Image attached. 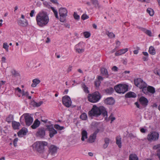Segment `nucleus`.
<instances>
[{"mask_svg":"<svg viewBox=\"0 0 160 160\" xmlns=\"http://www.w3.org/2000/svg\"><path fill=\"white\" fill-rule=\"evenodd\" d=\"M88 114L91 117H98L102 114L103 117H105V120L107 122L110 119L111 120V118L113 116V114L111 113L108 118V112L106 108L102 106L98 107L96 106H93L91 110L89 112Z\"/></svg>","mask_w":160,"mask_h":160,"instance_id":"1","label":"nucleus"},{"mask_svg":"<svg viewBox=\"0 0 160 160\" xmlns=\"http://www.w3.org/2000/svg\"><path fill=\"white\" fill-rule=\"evenodd\" d=\"M37 24L40 27L46 25L49 19L47 12L43 10L39 12L36 17Z\"/></svg>","mask_w":160,"mask_h":160,"instance_id":"2","label":"nucleus"},{"mask_svg":"<svg viewBox=\"0 0 160 160\" xmlns=\"http://www.w3.org/2000/svg\"><path fill=\"white\" fill-rule=\"evenodd\" d=\"M88 98L89 102L95 103L97 102L100 99L101 96L98 92H96L92 94H88Z\"/></svg>","mask_w":160,"mask_h":160,"instance_id":"3","label":"nucleus"},{"mask_svg":"<svg viewBox=\"0 0 160 160\" xmlns=\"http://www.w3.org/2000/svg\"><path fill=\"white\" fill-rule=\"evenodd\" d=\"M114 89L117 92L124 94L128 90V86L125 84H120L114 87Z\"/></svg>","mask_w":160,"mask_h":160,"instance_id":"4","label":"nucleus"},{"mask_svg":"<svg viewBox=\"0 0 160 160\" xmlns=\"http://www.w3.org/2000/svg\"><path fill=\"white\" fill-rule=\"evenodd\" d=\"M47 145L48 143L46 142H37L35 144V148L38 152L41 153L43 152L44 147L47 146Z\"/></svg>","mask_w":160,"mask_h":160,"instance_id":"5","label":"nucleus"},{"mask_svg":"<svg viewBox=\"0 0 160 160\" xmlns=\"http://www.w3.org/2000/svg\"><path fill=\"white\" fill-rule=\"evenodd\" d=\"M67 13L68 11L65 8H61L59 9L60 20L61 22H64L65 21Z\"/></svg>","mask_w":160,"mask_h":160,"instance_id":"6","label":"nucleus"},{"mask_svg":"<svg viewBox=\"0 0 160 160\" xmlns=\"http://www.w3.org/2000/svg\"><path fill=\"white\" fill-rule=\"evenodd\" d=\"M159 134L157 132H152L148 136V139L149 141H155L158 140L159 138Z\"/></svg>","mask_w":160,"mask_h":160,"instance_id":"7","label":"nucleus"},{"mask_svg":"<svg viewBox=\"0 0 160 160\" xmlns=\"http://www.w3.org/2000/svg\"><path fill=\"white\" fill-rule=\"evenodd\" d=\"M62 102L63 105L67 108L70 107L72 104V101L70 98L68 96L63 97Z\"/></svg>","mask_w":160,"mask_h":160,"instance_id":"8","label":"nucleus"},{"mask_svg":"<svg viewBox=\"0 0 160 160\" xmlns=\"http://www.w3.org/2000/svg\"><path fill=\"white\" fill-rule=\"evenodd\" d=\"M134 84L136 86L141 89L143 87H145L147 84L141 78L135 79Z\"/></svg>","mask_w":160,"mask_h":160,"instance_id":"9","label":"nucleus"},{"mask_svg":"<svg viewBox=\"0 0 160 160\" xmlns=\"http://www.w3.org/2000/svg\"><path fill=\"white\" fill-rule=\"evenodd\" d=\"M47 129L49 131V136L51 138H52L57 133V131L53 128V125H47L46 126Z\"/></svg>","mask_w":160,"mask_h":160,"instance_id":"10","label":"nucleus"},{"mask_svg":"<svg viewBox=\"0 0 160 160\" xmlns=\"http://www.w3.org/2000/svg\"><path fill=\"white\" fill-rule=\"evenodd\" d=\"M45 135V129L43 128H38L36 134V137H39L41 138H44Z\"/></svg>","mask_w":160,"mask_h":160,"instance_id":"11","label":"nucleus"},{"mask_svg":"<svg viewBox=\"0 0 160 160\" xmlns=\"http://www.w3.org/2000/svg\"><path fill=\"white\" fill-rule=\"evenodd\" d=\"M23 115L24 116L26 125L29 126L32 124L33 122L32 118L28 113L24 114Z\"/></svg>","mask_w":160,"mask_h":160,"instance_id":"12","label":"nucleus"},{"mask_svg":"<svg viewBox=\"0 0 160 160\" xmlns=\"http://www.w3.org/2000/svg\"><path fill=\"white\" fill-rule=\"evenodd\" d=\"M57 147L54 145H51L49 148V153L52 155L54 156L57 153Z\"/></svg>","mask_w":160,"mask_h":160,"instance_id":"13","label":"nucleus"},{"mask_svg":"<svg viewBox=\"0 0 160 160\" xmlns=\"http://www.w3.org/2000/svg\"><path fill=\"white\" fill-rule=\"evenodd\" d=\"M139 102L143 106H146L148 105V101L146 98L142 96L139 99Z\"/></svg>","mask_w":160,"mask_h":160,"instance_id":"14","label":"nucleus"},{"mask_svg":"<svg viewBox=\"0 0 160 160\" xmlns=\"http://www.w3.org/2000/svg\"><path fill=\"white\" fill-rule=\"evenodd\" d=\"M128 51V49L127 48L120 49L116 52L115 53V55L116 56L121 55L122 54L125 53L127 52Z\"/></svg>","mask_w":160,"mask_h":160,"instance_id":"15","label":"nucleus"},{"mask_svg":"<svg viewBox=\"0 0 160 160\" xmlns=\"http://www.w3.org/2000/svg\"><path fill=\"white\" fill-rule=\"evenodd\" d=\"M18 23L20 26L23 27L27 26L28 24V22L26 19L20 20L18 21Z\"/></svg>","mask_w":160,"mask_h":160,"instance_id":"16","label":"nucleus"},{"mask_svg":"<svg viewBox=\"0 0 160 160\" xmlns=\"http://www.w3.org/2000/svg\"><path fill=\"white\" fill-rule=\"evenodd\" d=\"M104 102L106 104L109 105H112L114 103V100L112 98H107L105 100Z\"/></svg>","mask_w":160,"mask_h":160,"instance_id":"17","label":"nucleus"},{"mask_svg":"<svg viewBox=\"0 0 160 160\" xmlns=\"http://www.w3.org/2000/svg\"><path fill=\"white\" fill-rule=\"evenodd\" d=\"M153 148L154 149H158L157 155L160 160V144L154 146Z\"/></svg>","mask_w":160,"mask_h":160,"instance_id":"18","label":"nucleus"},{"mask_svg":"<svg viewBox=\"0 0 160 160\" xmlns=\"http://www.w3.org/2000/svg\"><path fill=\"white\" fill-rule=\"evenodd\" d=\"M27 132V130L24 128H22L18 133V136L19 137H21L22 135H25L26 134Z\"/></svg>","mask_w":160,"mask_h":160,"instance_id":"19","label":"nucleus"},{"mask_svg":"<svg viewBox=\"0 0 160 160\" xmlns=\"http://www.w3.org/2000/svg\"><path fill=\"white\" fill-rule=\"evenodd\" d=\"M40 124V122L38 119H37L34 121V123L31 126V127L32 129H36L39 126Z\"/></svg>","mask_w":160,"mask_h":160,"instance_id":"20","label":"nucleus"},{"mask_svg":"<svg viewBox=\"0 0 160 160\" xmlns=\"http://www.w3.org/2000/svg\"><path fill=\"white\" fill-rule=\"evenodd\" d=\"M12 125L14 129H19V127L20 126V124L19 122L13 121L12 122Z\"/></svg>","mask_w":160,"mask_h":160,"instance_id":"21","label":"nucleus"},{"mask_svg":"<svg viewBox=\"0 0 160 160\" xmlns=\"http://www.w3.org/2000/svg\"><path fill=\"white\" fill-rule=\"evenodd\" d=\"M125 97L127 98H135L136 94L133 92H130L126 94Z\"/></svg>","mask_w":160,"mask_h":160,"instance_id":"22","label":"nucleus"},{"mask_svg":"<svg viewBox=\"0 0 160 160\" xmlns=\"http://www.w3.org/2000/svg\"><path fill=\"white\" fill-rule=\"evenodd\" d=\"M82 138L81 140L82 141H84L85 139L87 138L88 133L87 131L85 130H83L82 132Z\"/></svg>","mask_w":160,"mask_h":160,"instance_id":"23","label":"nucleus"},{"mask_svg":"<svg viewBox=\"0 0 160 160\" xmlns=\"http://www.w3.org/2000/svg\"><path fill=\"white\" fill-rule=\"evenodd\" d=\"M40 82L39 80L38 79H35L32 80V83L31 85V86L32 87H35Z\"/></svg>","mask_w":160,"mask_h":160,"instance_id":"24","label":"nucleus"},{"mask_svg":"<svg viewBox=\"0 0 160 160\" xmlns=\"http://www.w3.org/2000/svg\"><path fill=\"white\" fill-rule=\"evenodd\" d=\"M148 95L149 93L152 94H153L155 92V88L151 86H148Z\"/></svg>","mask_w":160,"mask_h":160,"instance_id":"25","label":"nucleus"},{"mask_svg":"<svg viewBox=\"0 0 160 160\" xmlns=\"http://www.w3.org/2000/svg\"><path fill=\"white\" fill-rule=\"evenodd\" d=\"M148 52L150 54L152 55H154L156 53L155 50L152 46H150L149 47Z\"/></svg>","mask_w":160,"mask_h":160,"instance_id":"26","label":"nucleus"},{"mask_svg":"<svg viewBox=\"0 0 160 160\" xmlns=\"http://www.w3.org/2000/svg\"><path fill=\"white\" fill-rule=\"evenodd\" d=\"M81 87L85 93H89L88 87L86 86L84 83H82L81 84Z\"/></svg>","mask_w":160,"mask_h":160,"instance_id":"27","label":"nucleus"},{"mask_svg":"<svg viewBox=\"0 0 160 160\" xmlns=\"http://www.w3.org/2000/svg\"><path fill=\"white\" fill-rule=\"evenodd\" d=\"M101 73L104 75L107 76V78L108 77V74L107 70L104 68H102L101 69Z\"/></svg>","mask_w":160,"mask_h":160,"instance_id":"28","label":"nucleus"},{"mask_svg":"<svg viewBox=\"0 0 160 160\" xmlns=\"http://www.w3.org/2000/svg\"><path fill=\"white\" fill-rule=\"evenodd\" d=\"M129 160H138V158L135 154H131L129 155Z\"/></svg>","mask_w":160,"mask_h":160,"instance_id":"29","label":"nucleus"},{"mask_svg":"<svg viewBox=\"0 0 160 160\" xmlns=\"http://www.w3.org/2000/svg\"><path fill=\"white\" fill-rule=\"evenodd\" d=\"M96 138V136L92 134L90 136L88 139V141L90 143L93 142L95 141Z\"/></svg>","mask_w":160,"mask_h":160,"instance_id":"30","label":"nucleus"},{"mask_svg":"<svg viewBox=\"0 0 160 160\" xmlns=\"http://www.w3.org/2000/svg\"><path fill=\"white\" fill-rule=\"evenodd\" d=\"M104 142L105 143L103 145V147L105 149L108 147L110 142V140L109 138H105Z\"/></svg>","mask_w":160,"mask_h":160,"instance_id":"31","label":"nucleus"},{"mask_svg":"<svg viewBox=\"0 0 160 160\" xmlns=\"http://www.w3.org/2000/svg\"><path fill=\"white\" fill-rule=\"evenodd\" d=\"M147 12L151 16L153 15L154 13L153 10L151 8H148L147 10Z\"/></svg>","mask_w":160,"mask_h":160,"instance_id":"32","label":"nucleus"},{"mask_svg":"<svg viewBox=\"0 0 160 160\" xmlns=\"http://www.w3.org/2000/svg\"><path fill=\"white\" fill-rule=\"evenodd\" d=\"M142 89V92L146 95H148V87H147V85L145 87H143L141 88Z\"/></svg>","mask_w":160,"mask_h":160,"instance_id":"33","label":"nucleus"},{"mask_svg":"<svg viewBox=\"0 0 160 160\" xmlns=\"http://www.w3.org/2000/svg\"><path fill=\"white\" fill-rule=\"evenodd\" d=\"M114 90L112 88H109L106 90V92L108 94H112Z\"/></svg>","mask_w":160,"mask_h":160,"instance_id":"34","label":"nucleus"},{"mask_svg":"<svg viewBox=\"0 0 160 160\" xmlns=\"http://www.w3.org/2000/svg\"><path fill=\"white\" fill-rule=\"evenodd\" d=\"M91 1L92 4L95 6V7L96 8H99V3L97 0H91Z\"/></svg>","mask_w":160,"mask_h":160,"instance_id":"35","label":"nucleus"},{"mask_svg":"<svg viewBox=\"0 0 160 160\" xmlns=\"http://www.w3.org/2000/svg\"><path fill=\"white\" fill-rule=\"evenodd\" d=\"M11 73H12V77H16L19 75V73L14 70H12Z\"/></svg>","mask_w":160,"mask_h":160,"instance_id":"36","label":"nucleus"},{"mask_svg":"<svg viewBox=\"0 0 160 160\" xmlns=\"http://www.w3.org/2000/svg\"><path fill=\"white\" fill-rule=\"evenodd\" d=\"M116 143L118 145L119 148L121 147V139L118 137L116 138Z\"/></svg>","mask_w":160,"mask_h":160,"instance_id":"37","label":"nucleus"},{"mask_svg":"<svg viewBox=\"0 0 160 160\" xmlns=\"http://www.w3.org/2000/svg\"><path fill=\"white\" fill-rule=\"evenodd\" d=\"M43 103L42 101H40L38 102H34L33 103V105L34 107H38L41 106Z\"/></svg>","mask_w":160,"mask_h":160,"instance_id":"38","label":"nucleus"},{"mask_svg":"<svg viewBox=\"0 0 160 160\" xmlns=\"http://www.w3.org/2000/svg\"><path fill=\"white\" fill-rule=\"evenodd\" d=\"M13 119V116L12 115H10L6 118V121L8 123H10Z\"/></svg>","mask_w":160,"mask_h":160,"instance_id":"39","label":"nucleus"},{"mask_svg":"<svg viewBox=\"0 0 160 160\" xmlns=\"http://www.w3.org/2000/svg\"><path fill=\"white\" fill-rule=\"evenodd\" d=\"M80 118L83 120H86L87 118V114L83 113L80 116Z\"/></svg>","mask_w":160,"mask_h":160,"instance_id":"40","label":"nucleus"},{"mask_svg":"<svg viewBox=\"0 0 160 160\" xmlns=\"http://www.w3.org/2000/svg\"><path fill=\"white\" fill-rule=\"evenodd\" d=\"M54 128L57 129L61 130L64 128V127L60 126L58 124H55L54 126Z\"/></svg>","mask_w":160,"mask_h":160,"instance_id":"41","label":"nucleus"},{"mask_svg":"<svg viewBox=\"0 0 160 160\" xmlns=\"http://www.w3.org/2000/svg\"><path fill=\"white\" fill-rule=\"evenodd\" d=\"M107 35L110 38H112L115 37V35L112 32H107Z\"/></svg>","mask_w":160,"mask_h":160,"instance_id":"42","label":"nucleus"},{"mask_svg":"<svg viewBox=\"0 0 160 160\" xmlns=\"http://www.w3.org/2000/svg\"><path fill=\"white\" fill-rule=\"evenodd\" d=\"M73 16L74 19L77 20H78L80 19V16L79 15H78L77 13L74 12L73 14Z\"/></svg>","mask_w":160,"mask_h":160,"instance_id":"43","label":"nucleus"},{"mask_svg":"<svg viewBox=\"0 0 160 160\" xmlns=\"http://www.w3.org/2000/svg\"><path fill=\"white\" fill-rule=\"evenodd\" d=\"M51 9L53 11L54 13V15L56 18H58V12L54 8L51 7Z\"/></svg>","mask_w":160,"mask_h":160,"instance_id":"44","label":"nucleus"},{"mask_svg":"<svg viewBox=\"0 0 160 160\" xmlns=\"http://www.w3.org/2000/svg\"><path fill=\"white\" fill-rule=\"evenodd\" d=\"M83 34L84 37L86 38H88L90 36V33L87 32H84Z\"/></svg>","mask_w":160,"mask_h":160,"instance_id":"45","label":"nucleus"},{"mask_svg":"<svg viewBox=\"0 0 160 160\" xmlns=\"http://www.w3.org/2000/svg\"><path fill=\"white\" fill-rule=\"evenodd\" d=\"M76 52L79 53H82L84 51V49H80V48H76Z\"/></svg>","mask_w":160,"mask_h":160,"instance_id":"46","label":"nucleus"},{"mask_svg":"<svg viewBox=\"0 0 160 160\" xmlns=\"http://www.w3.org/2000/svg\"><path fill=\"white\" fill-rule=\"evenodd\" d=\"M8 47L9 46L8 45V44L7 43H3V48L5 49L7 51H8Z\"/></svg>","mask_w":160,"mask_h":160,"instance_id":"47","label":"nucleus"},{"mask_svg":"<svg viewBox=\"0 0 160 160\" xmlns=\"http://www.w3.org/2000/svg\"><path fill=\"white\" fill-rule=\"evenodd\" d=\"M89 18V17L85 14H83L81 16V18L83 20H85L86 19H88Z\"/></svg>","mask_w":160,"mask_h":160,"instance_id":"48","label":"nucleus"},{"mask_svg":"<svg viewBox=\"0 0 160 160\" xmlns=\"http://www.w3.org/2000/svg\"><path fill=\"white\" fill-rule=\"evenodd\" d=\"M100 83L101 82L99 80H97L95 82V84L97 87H98L99 86Z\"/></svg>","mask_w":160,"mask_h":160,"instance_id":"49","label":"nucleus"},{"mask_svg":"<svg viewBox=\"0 0 160 160\" xmlns=\"http://www.w3.org/2000/svg\"><path fill=\"white\" fill-rule=\"evenodd\" d=\"M128 137L131 139L136 137V136L132 133H129L128 134Z\"/></svg>","mask_w":160,"mask_h":160,"instance_id":"50","label":"nucleus"},{"mask_svg":"<svg viewBox=\"0 0 160 160\" xmlns=\"http://www.w3.org/2000/svg\"><path fill=\"white\" fill-rule=\"evenodd\" d=\"M22 96L26 95L27 96H28L29 95V93L28 92H25L23 90H22Z\"/></svg>","mask_w":160,"mask_h":160,"instance_id":"51","label":"nucleus"},{"mask_svg":"<svg viewBox=\"0 0 160 160\" xmlns=\"http://www.w3.org/2000/svg\"><path fill=\"white\" fill-rule=\"evenodd\" d=\"M18 140V138H15L14 139L13 141V144L15 147H16L17 146V142Z\"/></svg>","mask_w":160,"mask_h":160,"instance_id":"52","label":"nucleus"},{"mask_svg":"<svg viewBox=\"0 0 160 160\" xmlns=\"http://www.w3.org/2000/svg\"><path fill=\"white\" fill-rule=\"evenodd\" d=\"M145 33H146L147 34L148 36H152V33L150 30H147L146 31Z\"/></svg>","mask_w":160,"mask_h":160,"instance_id":"53","label":"nucleus"},{"mask_svg":"<svg viewBox=\"0 0 160 160\" xmlns=\"http://www.w3.org/2000/svg\"><path fill=\"white\" fill-rule=\"evenodd\" d=\"M72 66L71 65H69L67 69V72L69 73V72L72 71Z\"/></svg>","mask_w":160,"mask_h":160,"instance_id":"54","label":"nucleus"},{"mask_svg":"<svg viewBox=\"0 0 160 160\" xmlns=\"http://www.w3.org/2000/svg\"><path fill=\"white\" fill-rule=\"evenodd\" d=\"M112 70L114 71H118V68L116 66H114L112 67Z\"/></svg>","mask_w":160,"mask_h":160,"instance_id":"55","label":"nucleus"},{"mask_svg":"<svg viewBox=\"0 0 160 160\" xmlns=\"http://www.w3.org/2000/svg\"><path fill=\"white\" fill-rule=\"evenodd\" d=\"M34 12H35V11L34 10H32L31 11V12L30 13V16L31 17H32L33 16V14L34 13Z\"/></svg>","mask_w":160,"mask_h":160,"instance_id":"56","label":"nucleus"},{"mask_svg":"<svg viewBox=\"0 0 160 160\" xmlns=\"http://www.w3.org/2000/svg\"><path fill=\"white\" fill-rule=\"evenodd\" d=\"M99 131V129H97L95 131V132H94V133L92 134L94 135V136L95 135V136H96V135L98 132Z\"/></svg>","mask_w":160,"mask_h":160,"instance_id":"57","label":"nucleus"},{"mask_svg":"<svg viewBox=\"0 0 160 160\" xmlns=\"http://www.w3.org/2000/svg\"><path fill=\"white\" fill-rule=\"evenodd\" d=\"M154 72L156 74L160 76V71H157L156 70L154 71Z\"/></svg>","mask_w":160,"mask_h":160,"instance_id":"58","label":"nucleus"},{"mask_svg":"<svg viewBox=\"0 0 160 160\" xmlns=\"http://www.w3.org/2000/svg\"><path fill=\"white\" fill-rule=\"evenodd\" d=\"M51 2L55 4H58L57 0H50Z\"/></svg>","mask_w":160,"mask_h":160,"instance_id":"59","label":"nucleus"},{"mask_svg":"<svg viewBox=\"0 0 160 160\" xmlns=\"http://www.w3.org/2000/svg\"><path fill=\"white\" fill-rule=\"evenodd\" d=\"M15 90H16L18 91L20 93H21L22 92L21 89L18 87L16 88Z\"/></svg>","mask_w":160,"mask_h":160,"instance_id":"60","label":"nucleus"},{"mask_svg":"<svg viewBox=\"0 0 160 160\" xmlns=\"http://www.w3.org/2000/svg\"><path fill=\"white\" fill-rule=\"evenodd\" d=\"M142 53L144 56L147 57H148V54L147 52H143Z\"/></svg>","mask_w":160,"mask_h":160,"instance_id":"61","label":"nucleus"},{"mask_svg":"<svg viewBox=\"0 0 160 160\" xmlns=\"http://www.w3.org/2000/svg\"><path fill=\"white\" fill-rule=\"evenodd\" d=\"M146 131V130L145 129H144V128H142L140 129L141 132L142 133L145 132Z\"/></svg>","mask_w":160,"mask_h":160,"instance_id":"62","label":"nucleus"},{"mask_svg":"<svg viewBox=\"0 0 160 160\" xmlns=\"http://www.w3.org/2000/svg\"><path fill=\"white\" fill-rule=\"evenodd\" d=\"M118 48L117 47H116L113 50H112L111 51V53H113L115 52L116 51V48Z\"/></svg>","mask_w":160,"mask_h":160,"instance_id":"63","label":"nucleus"},{"mask_svg":"<svg viewBox=\"0 0 160 160\" xmlns=\"http://www.w3.org/2000/svg\"><path fill=\"white\" fill-rule=\"evenodd\" d=\"M98 80H99V81L100 80H103V78L102 77H101V76H99L98 77Z\"/></svg>","mask_w":160,"mask_h":160,"instance_id":"64","label":"nucleus"}]
</instances>
